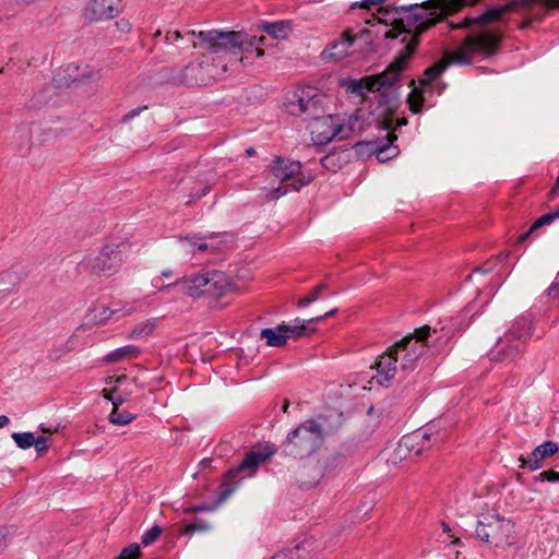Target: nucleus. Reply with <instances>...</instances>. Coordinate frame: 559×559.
Wrapping results in <instances>:
<instances>
[{
    "instance_id": "10",
    "label": "nucleus",
    "mask_w": 559,
    "mask_h": 559,
    "mask_svg": "<svg viewBox=\"0 0 559 559\" xmlns=\"http://www.w3.org/2000/svg\"><path fill=\"white\" fill-rule=\"evenodd\" d=\"M326 96L313 86L297 88L286 104L289 114L305 116L308 119H319L325 114Z\"/></svg>"
},
{
    "instance_id": "54",
    "label": "nucleus",
    "mask_w": 559,
    "mask_h": 559,
    "mask_svg": "<svg viewBox=\"0 0 559 559\" xmlns=\"http://www.w3.org/2000/svg\"><path fill=\"white\" fill-rule=\"evenodd\" d=\"M111 403L114 405V408H118L119 405L124 403V397L120 394H118V395L115 394Z\"/></svg>"
},
{
    "instance_id": "5",
    "label": "nucleus",
    "mask_w": 559,
    "mask_h": 559,
    "mask_svg": "<svg viewBox=\"0 0 559 559\" xmlns=\"http://www.w3.org/2000/svg\"><path fill=\"white\" fill-rule=\"evenodd\" d=\"M532 336V322L526 317L516 318L489 352L492 361H514L525 349Z\"/></svg>"
},
{
    "instance_id": "7",
    "label": "nucleus",
    "mask_w": 559,
    "mask_h": 559,
    "mask_svg": "<svg viewBox=\"0 0 559 559\" xmlns=\"http://www.w3.org/2000/svg\"><path fill=\"white\" fill-rule=\"evenodd\" d=\"M412 46L402 48L385 71L377 75V79H382V81L386 82L385 85L380 90H376V92H379V104L385 107L388 111H393L399 107V93L394 85L412 57Z\"/></svg>"
},
{
    "instance_id": "62",
    "label": "nucleus",
    "mask_w": 559,
    "mask_h": 559,
    "mask_svg": "<svg viewBox=\"0 0 559 559\" xmlns=\"http://www.w3.org/2000/svg\"><path fill=\"white\" fill-rule=\"evenodd\" d=\"M173 275V272L170 270H165L162 272V276L165 278H168Z\"/></svg>"
},
{
    "instance_id": "61",
    "label": "nucleus",
    "mask_w": 559,
    "mask_h": 559,
    "mask_svg": "<svg viewBox=\"0 0 559 559\" xmlns=\"http://www.w3.org/2000/svg\"><path fill=\"white\" fill-rule=\"evenodd\" d=\"M254 154H255V151H254V148H253V147H248V148L246 150V155H247L248 157H251V156H253Z\"/></svg>"
},
{
    "instance_id": "4",
    "label": "nucleus",
    "mask_w": 559,
    "mask_h": 559,
    "mask_svg": "<svg viewBox=\"0 0 559 559\" xmlns=\"http://www.w3.org/2000/svg\"><path fill=\"white\" fill-rule=\"evenodd\" d=\"M187 36H197L200 43H192L193 47H201L211 53H250L255 51V57L260 58L264 55V50L260 47L264 44L265 37L251 36L245 32L236 31H189Z\"/></svg>"
},
{
    "instance_id": "13",
    "label": "nucleus",
    "mask_w": 559,
    "mask_h": 559,
    "mask_svg": "<svg viewBox=\"0 0 559 559\" xmlns=\"http://www.w3.org/2000/svg\"><path fill=\"white\" fill-rule=\"evenodd\" d=\"M432 429L433 426H429L423 432L416 431L412 435L403 436L393 452L392 460L394 462L396 460L402 461L413 454L420 456L425 451L430 449L433 443L442 441L444 436Z\"/></svg>"
},
{
    "instance_id": "41",
    "label": "nucleus",
    "mask_w": 559,
    "mask_h": 559,
    "mask_svg": "<svg viewBox=\"0 0 559 559\" xmlns=\"http://www.w3.org/2000/svg\"><path fill=\"white\" fill-rule=\"evenodd\" d=\"M345 463V456L342 453L335 452L332 453L328 459L325 463L326 469H333L337 466H341Z\"/></svg>"
},
{
    "instance_id": "52",
    "label": "nucleus",
    "mask_w": 559,
    "mask_h": 559,
    "mask_svg": "<svg viewBox=\"0 0 559 559\" xmlns=\"http://www.w3.org/2000/svg\"><path fill=\"white\" fill-rule=\"evenodd\" d=\"M491 270H492V263L487 262L486 265L476 267L475 272L487 274V273L491 272Z\"/></svg>"
},
{
    "instance_id": "38",
    "label": "nucleus",
    "mask_w": 559,
    "mask_h": 559,
    "mask_svg": "<svg viewBox=\"0 0 559 559\" xmlns=\"http://www.w3.org/2000/svg\"><path fill=\"white\" fill-rule=\"evenodd\" d=\"M140 554V546L138 544H131L121 550L117 559H138Z\"/></svg>"
},
{
    "instance_id": "55",
    "label": "nucleus",
    "mask_w": 559,
    "mask_h": 559,
    "mask_svg": "<svg viewBox=\"0 0 559 559\" xmlns=\"http://www.w3.org/2000/svg\"><path fill=\"white\" fill-rule=\"evenodd\" d=\"M209 190H210V187L206 186V187L202 188L200 191H198L195 194H193L192 198L194 200L201 199L209 192Z\"/></svg>"
},
{
    "instance_id": "49",
    "label": "nucleus",
    "mask_w": 559,
    "mask_h": 559,
    "mask_svg": "<svg viewBox=\"0 0 559 559\" xmlns=\"http://www.w3.org/2000/svg\"><path fill=\"white\" fill-rule=\"evenodd\" d=\"M7 536H8V528L0 527V552H2L8 545Z\"/></svg>"
},
{
    "instance_id": "47",
    "label": "nucleus",
    "mask_w": 559,
    "mask_h": 559,
    "mask_svg": "<svg viewBox=\"0 0 559 559\" xmlns=\"http://www.w3.org/2000/svg\"><path fill=\"white\" fill-rule=\"evenodd\" d=\"M385 19L390 20L391 24L393 25V28L385 33V38H388V39H395L400 35H403V36L405 35V33H400V31L395 27V23L393 22L392 19H388V17H385Z\"/></svg>"
},
{
    "instance_id": "3",
    "label": "nucleus",
    "mask_w": 559,
    "mask_h": 559,
    "mask_svg": "<svg viewBox=\"0 0 559 559\" xmlns=\"http://www.w3.org/2000/svg\"><path fill=\"white\" fill-rule=\"evenodd\" d=\"M499 40L498 34L487 29L468 35L454 52L447 53L443 59L425 70L419 80L421 87L429 86L450 64L468 66L472 64L475 56L493 55L498 49Z\"/></svg>"
},
{
    "instance_id": "31",
    "label": "nucleus",
    "mask_w": 559,
    "mask_h": 559,
    "mask_svg": "<svg viewBox=\"0 0 559 559\" xmlns=\"http://www.w3.org/2000/svg\"><path fill=\"white\" fill-rule=\"evenodd\" d=\"M155 329V319L146 320L138 325L130 332L129 338H142L150 335Z\"/></svg>"
},
{
    "instance_id": "43",
    "label": "nucleus",
    "mask_w": 559,
    "mask_h": 559,
    "mask_svg": "<svg viewBox=\"0 0 559 559\" xmlns=\"http://www.w3.org/2000/svg\"><path fill=\"white\" fill-rule=\"evenodd\" d=\"M535 481H550V483H557L559 481V472L555 471H544L540 474H538L535 478Z\"/></svg>"
},
{
    "instance_id": "17",
    "label": "nucleus",
    "mask_w": 559,
    "mask_h": 559,
    "mask_svg": "<svg viewBox=\"0 0 559 559\" xmlns=\"http://www.w3.org/2000/svg\"><path fill=\"white\" fill-rule=\"evenodd\" d=\"M399 361L396 353H393V345L385 353L380 355L376 361L377 382L388 386L396 373V362Z\"/></svg>"
},
{
    "instance_id": "30",
    "label": "nucleus",
    "mask_w": 559,
    "mask_h": 559,
    "mask_svg": "<svg viewBox=\"0 0 559 559\" xmlns=\"http://www.w3.org/2000/svg\"><path fill=\"white\" fill-rule=\"evenodd\" d=\"M328 286L324 283L319 284L312 290H310L305 297L300 298L296 306L298 308H306L312 302L317 301L321 298V295L324 290H326Z\"/></svg>"
},
{
    "instance_id": "29",
    "label": "nucleus",
    "mask_w": 559,
    "mask_h": 559,
    "mask_svg": "<svg viewBox=\"0 0 559 559\" xmlns=\"http://www.w3.org/2000/svg\"><path fill=\"white\" fill-rule=\"evenodd\" d=\"M557 218H559V207L554 212L546 213L538 217L530 227V229L519 237V242H524L536 229L540 228L542 226L551 224Z\"/></svg>"
},
{
    "instance_id": "19",
    "label": "nucleus",
    "mask_w": 559,
    "mask_h": 559,
    "mask_svg": "<svg viewBox=\"0 0 559 559\" xmlns=\"http://www.w3.org/2000/svg\"><path fill=\"white\" fill-rule=\"evenodd\" d=\"M355 38L349 34L348 31L344 32L342 36L332 41L322 52L326 58L334 60H342L349 55V50L353 47Z\"/></svg>"
},
{
    "instance_id": "53",
    "label": "nucleus",
    "mask_w": 559,
    "mask_h": 559,
    "mask_svg": "<svg viewBox=\"0 0 559 559\" xmlns=\"http://www.w3.org/2000/svg\"><path fill=\"white\" fill-rule=\"evenodd\" d=\"M116 392H117V389H111V390L104 389L103 390V396L106 400L112 402V399H114V395L116 394Z\"/></svg>"
},
{
    "instance_id": "25",
    "label": "nucleus",
    "mask_w": 559,
    "mask_h": 559,
    "mask_svg": "<svg viewBox=\"0 0 559 559\" xmlns=\"http://www.w3.org/2000/svg\"><path fill=\"white\" fill-rule=\"evenodd\" d=\"M261 29L275 39H284L288 36L292 27L290 22L288 21H277L273 23H263L261 25Z\"/></svg>"
},
{
    "instance_id": "50",
    "label": "nucleus",
    "mask_w": 559,
    "mask_h": 559,
    "mask_svg": "<svg viewBox=\"0 0 559 559\" xmlns=\"http://www.w3.org/2000/svg\"><path fill=\"white\" fill-rule=\"evenodd\" d=\"M144 109H146V106L138 107V108L130 110L128 114L124 115L123 121H129V120L133 119L134 117L140 115V112Z\"/></svg>"
},
{
    "instance_id": "46",
    "label": "nucleus",
    "mask_w": 559,
    "mask_h": 559,
    "mask_svg": "<svg viewBox=\"0 0 559 559\" xmlns=\"http://www.w3.org/2000/svg\"><path fill=\"white\" fill-rule=\"evenodd\" d=\"M547 295L552 298L559 297V272L557 273L550 287L547 289Z\"/></svg>"
},
{
    "instance_id": "48",
    "label": "nucleus",
    "mask_w": 559,
    "mask_h": 559,
    "mask_svg": "<svg viewBox=\"0 0 559 559\" xmlns=\"http://www.w3.org/2000/svg\"><path fill=\"white\" fill-rule=\"evenodd\" d=\"M180 38H182L180 32L169 31V32H167L165 39L168 44H174L175 41L179 40Z\"/></svg>"
},
{
    "instance_id": "2",
    "label": "nucleus",
    "mask_w": 559,
    "mask_h": 559,
    "mask_svg": "<svg viewBox=\"0 0 559 559\" xmlns=\"http://www.w3.org/2000/svg\"><path fill=\"white\" fill-rule=\"evenodd\" d=\"M341 425V413L306 420L287 435L281 445L282 453L294 459L308 457L320 449L324 438L336 432Z\"/></svg>"
},
{
    "instance_id": "44",
    "label": "nucleus",
    "mask_w": 559,
    "mask_h": 559,
    "mask_svg": "<svg viewBox=\"0 0 559 559\" xmlns=\"http://www.w3.org/2000/svg\"><path fill=\"white\" fill-rule=\"evenodd\" d=\"M48 440H49V438L46 436H38L37 438L35 437L36 443H34L33 447H35L36 451L39 454L44 453L48 450V448H49Z\"/></svg>"
},
{
    "instance_id": "40",
    "label": "nucleus",
    "mask_w": 559,
    "mask_h": 559,
    "mask_svg": "<svg viewBox=\"0 0 559 559\" xmlns=\"http://www.w3.org/2000/svg\"><path fill=\"white\" fill-rule=\"evenodd\" d=\"M200 242L198 241H192V239H188L189 241H191V246L193 248H197V250L199 251H211V252H216L219 250V246L218 243H214V242H206L203 240V238H199Z\"/></svg>"
},
{
    "instance_id": "16",
    "label": "nucleus",
    "mask_w": 559,
    "mask_h": 559,
    "mask_svg": "<svg viewBox=\"0 0 559 559\" xmlns=\"http://www.w3.org/2000/svg\"><path fill=\"white\" fill-rule=\"evenodd\" d=\"M337 312V309L334 308L323 316L313 317L311 319L305 320L300 318H295L292 323H281L277 325V330L282 332H287L289 337L300 338L304 336H308L316 332V328L312 324L323 321L325 318L332 317Z\"/></svg>"
},
{
    "instance_id": "12",
    "label": "nucleus",
    "mask_w": 559,
    "mask_h": 559,
    "mask_svg": "<svg viewBox=\"0 0 559 559\" xmlns=\"http://www.w3.org/2000/svg\"><path fill=\"white\" fill-rule=\"evenodd\" d=\"M223 278L219 272L192 274L185 276L182 280L160 287V293H168L170 289L179 288L183 294L198 298L203 294H217V285Z\"/></svg>"
},
{
    "instance_id": "63",
    "label": "nucleus",
    "mask_w": 559,
    "mask_h": 559,
    "mask_svg": "<svg viewBox=\"0 0 559 559\" xmlns=\"http://www.w3.org/2000/svg\"><path fill=\"white\" fill-rule=\"evenodd\" d=\"M288 407H289V402L287 400H285L284 404L282 406L283 412L286 413L288 411Z\"/></svg>"
},
{
    "instance_id": "26",
    "label": "nucleus",
    "mask_w": 559,
    "mask_h": 559,
    "mask_svg": "<svg viewBox=\"0 0 559 559\" xmlns=\"http://www.w3.org/2000/svg\"><path fill=\"white\" fill-rule=\"evenodd\" d=\"M260 337L266 340L267 346L282 347L286 345L289 334H287V332L278 331L277 328H265L261 330Z\"/></svg>"
},
{
    "instance_id": "22",
    "label": "nucleus",
    "mask_w": 559,
    "mask_h": 559,
    "mask_svg": "<svg viewBox=\"0 0 559 559\" xmlns=\"http://www.w3.org/2000/svg\"><path fill=\"white\" fill-rule=\"evenodd\" d=\"M386 82L377 76L365 78L364 80H348L344 85L348 93L362 96L366 91L376 92L380 90Z\"/></svg>"
},
{
    "instance_id": "37",
    "label": "nucleus",
    "mask_w": 559,
    "mask_h": 559,
    "mask_svg": "<svg viewBox=\"0 0 559 559\" xmlns=\"http://www.w3.org/2000/svg\"><path fill=\"white\" fill-rule=\"evenodd\" d=\"M376 151H377V157L380 160L390 159L393 156H395L399 152L397 147L393 146L392 144H385V145L378 146L376 148Z\"/></svg>"
},
{
    "instance_id": "35",
    "label": "nucleus",
    "mask_w": 559,
    "mask_h": 559,
    "mask_svg": "<svg viewBox=\"0 0 559 559\" xmlns=\"http://www.w3.org/2000/svg\"><path fill=\"white\" fill-rule=\"evenodd\" d=\"M309 544L304 542L301 544L296 545L293 548H289L285 551H281L282 555H293V551H296L293 559H311L310 552L308 550Z\"/></svg>"
},
{
    "instance_id": "8",
    "label": "nucleus",
    "mask_w": 559,
    "mask_h": 559,
    "mask_svg": "<svg viewBox=\"0 0 559 559\" xmlns=\"http://www.w3.org/2000/svg\"><path fill=\"white\" fill-rule=\"evenodd\" d=\"M128 245L120 242L117 245H105L97 253H91L79 263L81 272L92 274H111L121 265Z\"/></svg>"
},
{
    "instance_id": "33",
    "label": "nucleus",
    "mask_w": 559,
    "mask_h": 559,
    "mask_svg": "<svg viewBox=\"0 0 559 559\" xmlns=\"http://www.w3.org/2000/svg\"><path fill=\"white\" fill-rule=\"evenodd\" d=\"M407 103L411 111L414 114H419L424 106V97L421 95V91L418 88H413L407 97Z\"/></svg>"
},
{
    "instance_id": "24",
    "label": "nucleus",
    "mask_w": 559,
    "mask_h": 559,
    "mask_svg": "<svg viewBox=\"0 0 559 559\" xmlns=\"http://www.w3.org/2000/svg\"><path fill=\"white\" fill-rule=\"evenodd\" d=\"M200 72L198 64L189 63L182 69H179L173 76L171 80L176 84L194 85L198 84L197 73Z\"/></svg>"
},
{
    "instance_id": "20",
    "label": "nucleus",
    "mask_w": 559,
    "mask_h": 559,
    "mask_svg": "<svg viewBox=\"0 0 559 559\" xmlns=\"http://www.w3.org/2000/svg\"><path fill=\"white\" fill-rule=\"evenodd\" d=\"M350 126L347 127L345 124L335 122L331 116L323 117L322 126L328 127V131H322L320 142H331L334 139H346L353 131V122L349 120Z\"/></svg>"
},
{
    "instance_id": "57",
    "label": "nucleus",
    "mask_w": 559,
    "mask_h": 559,
    "mask_svg": "<svg viewBox=\"0 0 559 559\" xmlns=\"http://www.w3.org/2000/svg\"><path fill=\"white\" fill-rule=\"evenodd\" d=\"M296 554V551H293V555H282V552H278L276 555H274L271 559H293L295 558L294 555Z\"/></svg>"
},
{
    "instance_id": "45",
    "label": "nucleus",
    "mask_w": 559,
    "mask_h": 559,
    "mask_svg": "<svg viewBox=\"0 0 559 559\" xmlns=\"http://www.w3.org/2000/svg\"><path fill=\"white\" fill-rule=\"evenodd\" d=\"M384 2L385 0H362L360 2L353 3L350 5V10H355L356 8L370 9L371 5H380Z\"/></svg>"
},
{
    "instance_id": "1",
    "label": "nucleus",
    "mask_w": 559,
    "mask_h": 559,
    "mask_svg": "<svg viewBox=\"0 0 559 559\" xmlns=\"http://www.w3.org/2000/svg\"><path fill=\"white\" fill-rule=\"evenodd\" d=\"M478 0H427L421 3L395 5L381 9L384 17L392 19L400 33H405L401 41L403 48L415 51L419 37L443 21L445 15L461 11L467 5H474Z\"/></svg>"
},
{
    "instance_id": "59",
    "label": "nucleus",
    "mask_w": 559,
    "mask_h": 559,
    "mask_svg": "<svg viewBox=\"0 0 559 559\" xmlns=\"http://www.w3.org/2000/svg\"><path fill=\"white\" fill-rule=\"evenodd\" d=\"M10 423V419L5 415L0 416V428L5 427Z\"/></svg>"
},
{
    "instance_id": "32",
    "label": "nucleus",
    "mask_w": 559,
    "mask_h": 559,
    "mask_svg": "<svg viewBox=\"0 0 559 559\" xmlns=\"http://www.w3.org/2000/svg\"><path fill=\"white\" fill-rule=\"evenodd\" d=\"M135 418L134 415L127 411L120 412L119 408H112L108 416V420L112 425L124 426L130 424Z\"/></svg>"
},
{
    "instance_id": "23",
    "label": "nucleus",
    "mask_w": 559,
    "mask_h": 559,
    "mask_svg": "<svg viewBox=\"0 0 559 559\" xmlns=\"http://www.w3.org/2000/svg\"><path fill=\"white\" fill-rule=\"evenodd\" d=\"M121 312V317L130 313V311H123L121 308H109L106 306H98L93 308L87 314L90 323L93 324H105L114 314Z\"/></svg>"
},
{
    "instance_id": "39",
    "label": "nucleus",
    "mask_w": 559,
    "mask_h": 559,
    "mask_svg": "<svg viewBox=\"0 0 559 559\" xmlns=\"http://www.w3.org/2000/svg\"><path fill=\"white\" fill-rule=\"evenodd\" d=\"M162 534V528L157 525L151 527L148 531H146L142 536V544L144 546H148L153 544L158 536Z\"/></svg>"
},
{
    "instance_id": "6",
    "label": "nucleus",
    "mask_w": 559,
    "mask_h": 559,
    "mask_svg": "<svg viewBox=\"0 0 559 559\" xmlns=\"http://www.w3.org/2000/svg\"><path fill=\"white\" fill-rule=\"evenodd\" d=\"M430 336L431 328L424 325L393 345V353L397 355L402 371L414 370L417 367L419 359L425 353V348L429 346Z\"/></svg>"
},
{
    "instance_id": "42",
    "label": "nucleus",
    "mask_w": 559,
    "mask_h": 559,
    "mask_svg": "<svg viewBox=\"0 0 559 559\" xmlns=\"http://www.w3.org/2000/svg\"><path fill=\"white\" fill-rule=\"evenodd\" d=\"M320 162H321L322 167H324L329 170L336 171L337 168H340V165L337 163L338 158L335 154H328V155L323 156Z\"/></svg>"
},
{
    "instance_id": "14",
    "label": "nucleus",
    "mask_w": 559,
    "mask_h": 559,
    "mask_svg": "<svg viewBox=\"0 0 559 559\" xmlns=\"http://www.w3.org/2000/svg\"><path fill=\"white\" fill-rule=\"evenodd\" d=\"M513 531V523L495 514L483 515L476 526V536L481 542L499 546L510 544L509 536Z\"/></svg>"
},
{
    "instance_id": "9",
    "label": "nucleus",
    "mask_w": 559,
    "mask_h": 559,
    "mask_svg": "<svg viewBox=\"0 0 559 559\" xmlns=\"http://www.w3.org/2000/svg\"><path fill=\"white\" fill-rule=\"evenodd\" d=\"M536 4H542L548 10L559 9V0H511L504 5L489 8L477 17H465L461 24L453 26V28H471L474 25L488 24L499 21L508 12L530 11Z\"/></svg>"
},
{
    "instance_id": "36",
    "label": "nucleus",
    "mask_w": 559,
    "mask_h": 559,
    "mask_svg": "<svg viewBox=\"0 0 559 559\" xmlns=\"http://www.w3.org/2000/svg\"><path fill=\"white\" fill-rule=\"evenodd\" d=\"M210 528L211 525L206 521L197 519L194 522L187 524L183 527L182 533L186 535H192L197 532H206Z\"/></svg>"
},
{
    "instance_id": "11",
    "label": "nucleus",
    "mask_w": 559,
    "mask_h": 559,
    "mask_svg": "<svg viewBox=\"0 0 559 559\" xmlns=\"http://www.w3.org/2000/svg\"><path fill=\"white\" fill-rule=\"evenodd\" d=\"M273 453L274 451L269 447L248 452L241 463L226 473L225 481L222 484L218 502L221 503L225 501L238 486V481L233 486L229 485L228 481L234 480V478L238 477L240 474H243L241 478L251 476L261 464L273 455Z\"/></svg>"
},
{
    "instance_id": "34",
    "label": "nucleus",
    "mask_w": 559,
    "mask_h": 559,
    "mask_svg": "<svg viewBox=\"0 0 559 559\" xmlns=\"http://www.w3.org/2000/svg\"><path fill=\"white\" fill-rule=\"evenodd\" d=\"M12 439L16 445L22 450H27L33 447L35 442V436L33 432H13Z\"/></svg>"
},
{
    "instance_id": "51",
    "label": "nucleus",
    "mask_w": 559,
    "mask_h": 559,
    "mask_svg": "<svg viewBox=\"0 0 559 559\" xmlns=\"http://www.w3.org/2000/svg\"><path fill=\"white\" fill-rule=\"evenodd\" d=\"M116 26L124 33H128L130 31V23L127 20H120L116 22Z\"/></svg>"
},
{
    "instance_id": "18",
    "label": "nucleus",
    "mask_w": 559,
    "mask_h": 559,
    "mask_svg": "<svg viewBox=\"0 0 559 559\" xmlns=\"http://www.w3.org/2000/svg\"><path fill=\"white\" fill-rule=\"evenodd\" d=\"M558 451V445L554 441H545L536 447L526 457L521 456V467H527L530 471H536L542 466V461Z\"/></svg>"
},
{
    "instance_id": "28",
    "label": "nucleus",
    "mask_w": 559,
    "mask_h": 559,
    "mask_svg": "<svg viewBox=\"0 0 559 559\" xmlns=\"http://www.w3.org/2000/svg\"><path fill=\"white\" fill-rule=\"evenodd\" d=\"M141 350L138 346L127 345L123 347L116 348L106 355L105 361L107 362H116L120 361L127 357H138Z\"/></svg>"
},
{
    "instance_id": "60",
    "label": "nucleus",
    "mask_w": 559,
    "mask_h": 559,
    "mask_svg": "<svg viewBox=\"0 0 559 559\" xmlns=\"http://www.w3.org/2000/svg\"><path fill=\"white\" fill-rule=\"evenodd\" d=\"M407 124V119L406 118H402V119H397L396 120V128H402L403 126H406Z\"/></svg>"
},
{
    "instance_id": "21",
    "label": "nucleus",
    "mask_w": 559,
    "mask_h": 559,
    "mask_svg": "<svg viewBox=\"0 0 559 559\" xmlns=\"http://www.w3.org/2000/svg\"><path fill=\"white\" fill-rule=\"evenodd\" d=\"M301 164L297 160L276 157L272 164L271 171L282 182L294 178L300 173Z\"/></svg>"
},
{
    "instance_id": "15",
    "label": "nucleus",
    "mask_w": 559,
    "mask_h": 559,
    "mask_svg": "<svg viewBox=\"0 0 559 559\" xmlns=\"http://www.w3.org/2000/svg\"><path fill=\"white\" fill-rule=\"evenodd\" d=\"M122 11V0H90L83 15L91 22L116 17Z\"/></svg>"
},
{
    "instance_id": "56",
    "label": "nucleus",
    "mask_w": 559,
    "mask_h": 559,
    "mask_svg": "<svg viewBox=\"0 0 559 559\" xmlns=\"http://www.w3.org/2000/svg\"><path fill=\"white\" fill-rule=\"evenodd\" d=\"M213 510L212 507H209V506H195L191 509V511L193 512H203V511H211Z\"/></svg>"
},
{
    "instance_id": "27",
    "label": "nucleus",
    "mask_w": 559,
    "mask_h": 559,
    "mask_svg": "<svg viewBox=\"0 0 559 559\" xmlns=\"http://www.w3.org/2000/svg\"><path fill=\"white\" fill-rule=\"evenodd\" d=\"M310 179H294L290 183L278 186L277 188L271 189L266 194L267 201L277 200L285 195L289 190L298 191L301 187L308 185Z\"/></svg>"
},
{
    "instance_id": "64",
    "label": "nucleus",
    "mask_w": 559,
    "mask_h": 559,
    "mask_svg": "<svg viewBox=\"0 0 559 559\" xmlns=\"http://www.w3.org/2000/svg\"><path fill=\"white\" fill-rule=\"evenodd\" d=\"M442 528L444 532H450V526L447 523H442Z\"/></svg>"
},
{
    "instance_id": "58",
    "label": "nucleus",
    "mask_w": 559,
    "mask_h": 559,
    "mask_svg": "<svg viewBox=\"0 0 559 559\" xmlns=\"http://www.w3.org/2000/svg\"><path fill=\"white\" fill-rule=\"evenodd\" d=\"M239 61L246 67V66H249L253 62V59L250 58L248 55L246 56H242Z\"/></svg>"
}]
</instances>
